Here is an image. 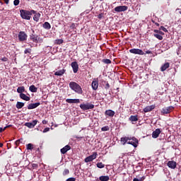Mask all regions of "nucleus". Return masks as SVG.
Segmentation results:
<instances>
[{
  "mask_svg": "<svg viewBox=\"0 0 181 181\" xmlns=\"http://www.w3.org/2000/svg\"><path fill=\"white\" fill-rule=\"evenodd\" d=\"M20 13L23 19H25V21H30V18H32L31 17L32 15H33V13H36V11L35 10L28 11V10L21 9L20 10Z\"/></svg>",
  "mask_w": 181,
  "mask_h": 181,
  "instance_id": "1",
  "label": "nucleus"
},
{
  "mask_svg": "<svg viewBox=\"0 0 181 181\" xmlns=\"http://www.w3.org/2000/svg\"><path fill=\"white\" fill-rule=\"evenodd\" d=\"M69 88L77 94H83V88H81V86L78 83L74 81L69 83Z\"/></svg>",
  "mask_w": 181,
  "mask_h": 181,
  "instance_id": "2",
  "label": "nucleus"
},
{
  "mask_svg": "<svg viewBox=\"0 0 181 181\" xmlns=\"http://www.w3.org/2000/svg\"><path fill=\"white\" fill-rule=\"evenodd\" d=\"M30 40H32L33 43H43V38L36 34L30 35Z\"/></svg>",
  "mask_w": 181,
  "mask_h": 181,
  "instance_id": "3",
  "label": "nucleus"
},
{
  "mask_svg": "<svg viewBox=\"0 0 181 181\" xmlns=\"http://www.w3.org/2000/svg\"><path fill=\"white\" fill-rule=\"evenodd\" d=\"M80 108L83 110V111H87V110H93L94 105L87 103L86 104L83 103L80 105Z\"/></svg>",
  "mask_w": 181,
  "mask_h": 181,
  "instance_id": "4",
  "label": "nucleus"
},
{
  "mask_svg": "<svg viewBox=\"0 0 181 181\" xmlns=\"http://www.w3.org/2000/svg\"><path fill=\"white\" fill-rule=\"evenodd\" d=\"M97 156H98V154L97 153V152H93L92 155L86 157L84 159V162L86 163H88V162H93L94 159H97Z\"/></svg>",
  "mask_w": 181,
  "mask_h": 181,
  "instance_id": "5",
  "label": "nucleus"
},
{
  "mask_svg": "<svg viewBox=\"0 0 181 181\" xmlns=\"http://www.w3.org/2000/svg\"><path fill=\"white\" fill-rule=\"evenodd\" d=\"M129 52L132 54H139V56H144V54H145V52H144L142 49L138 48L131 49H129Z\"/></svg>",
  "mask_w": 181,
  "mask_h": 181,
  "instance_id": "6",
  "label": "nucleus"
},
{
  "mask_svg": "<svg viewBox=\"0 0 181 181\" xmlns=\"http://www.w3.org/2000/svg\"><path fill=\"white\" fill-rule=\"evenodd\" d=\"M128 145H132L134 148H136L138 146V144L139 142L138 141V139L135 137L131 138V140H129L127 142Z\"/></svg>",
  "mask_w": 181,
  "mask_h": 181,
  "instance_id": "7",
  "label": "nucleus"
},
{
  "mask_svg": "<svg viewBox=\"0 0 181 181\" xmlns=\"http://www.w3.org/2000/svg\"><path fill=\"white\" fill-rule=\"evenodd\" d=\"M115 12H125V11H128V6H118L114 8Z\"/></svg>",
  "mask_w": 181,
  "mask_h": 181,
  "instance_id": "8",
  "label": "nucleus"
},
{
  "mask_svg": "<svg viewBox=\"0 0 181 181\" xmlns=\"http://www.w3.org/2000/svg\"><path fill=\"white\" fill-rule=\"evenodd\" d=\"M28 39V35L23 31H21L18 33V40L20 42H25Z\"/></svg>",
  "mask_w": 181,
  "mask_h": 181,
  "instance_id": "9",
  "label": "nucleus"
},
{
  "mask_svg": "<svg viewBox=\"0 0 181 181\" xmlns=\"http://www.w3.org/2000/svg\"><path fill=\"white\" fill-rule=\"evenodd\" d=\"M37 120H33L32 122H26L25 123V127H27L28 128L32 129L35 128V126L37 124Z\"/></svg>",
  "mask_w": 181,
  "mask_h": 181,
  "instance_id": "10",
  "label": "nucleus"
},
{
  "mask_svg": "<svg viewBox=\"0 0 181 181\" xmlns=\"http://www.w3.org/2000/svg\"><path fill=\"white\" fill-rule=\"evenodd\" d=\"M173 111V106H169L165 108H163L161 110V112L163 114H170Z\"/></svg>",
  "mask_w": 181,
  "mask_h": 181,
  "instance_id": "11",
  "label": "nucleus"
},
{
  "mask_svg": "<svg viewBox=\"0 0 181 181\" xmlns=\"http://www.w3.org/2000/svg\"><path fill=\"white\" fill-rule=\"evenodd\" d=\"M105 117H110V118H112L114 115H115V112L112 110H107L105 112Z\"/></svg>",
  "mask_w": 181,
  "mask_h": 181,
  "instance_id": "12",
  "label": "nucleus"
},
{
  "mask_svg": "<svg viewBox=\"0 0 181 181\" xmlns=\"http://www.w3.org/2000/svg\"><path fill=\"white\" fill-rule=\"evenodd\" d=\"M71 66L73 69L74 73H77V71H78V64H77V62H73L71 64Z\"/></svg>",
  "mask_w": 181,
  "mask_h": 181,
  "instance_id": "13",
  "label": "nucleus"
},
{
  "mask_svg": "<svg viewBox=\"0 0 181 181\" xmlns=\"http://www.w3.org/2000/svg\"><path fill=\"white\" fill-rule=\"evenodd\" d=\"M92 88L93 90H94L95 91L97 90L98 89V79H94L92 82Z\"/></svg>",
  "mask_w": 181,
  "mask_h": 181,
  "instance_id": "14",
  "label": "nucleus"
},
{
  "mask_svg": "<svg viewBox=\"0 0 181 181\" xmlns=\"http://www.w3.org/2000/svg\"><path fill=\"white\" fill-rule=\"evenodd\" d=\"M40 105V103H31L28 105V110H35V108H37Z\"/></svg>",
  "mask_w": 181,
  "mask_h": 181,
  "instance_id": "15",
  "label": "nucleus"
},
{
  "mask_svg": "<svg viewBox=\"0 0 181 181\" xmlns=\"http://www.w3.org/2000/svg\"><path fill=\"white\" fill-rule=\"evenodd\" d=\"M66 103H68V104H78L80 103V99H66Z\"/></svg>",
  "mask_w": 181,
  "mask_h": 181,
  "instance_id": "16",
  "label": "nucleus"
},
{
  "mask_svg": "<svg viewBox=\"0 0 181 181\" xmlns=\"http://www.w3.org/2000/svg\"><path fill=\"white\" fill-rule=\"evenodd\" d=\"M167 165L168 166V168H170V169H176L177 163L174 160H170L168 161Z\"/></svg>",
  "mask_w": 181,
  "mask_h": 181,
  "instance_id": "17",
  "label": "nucleus"
},
{
  "mask_svg": "<svg viewBox=\"0 0 181 181\" xmlns=\"http://www.w3.org/2000/svg\"><path fill=\"white\" fill-rule=\"evenodd\" d=\"M160 129H156L154 132L152 133V138H154L155 139L160 135Z\"/></svg>",
  "mask_w": 181,
  "mask_h": 181,
  "instance_id": "18",
  "label": "nucleus"
},
{
  "mask_svg": "<svg viewBox=\"0 0 181 181\" xmlns=\"http://www.w3.org/2000/svg\"><path fill=\"white\" fill-rule=\"evenodd\" d=\"M70 149H71V146L66 145L64 148H61V153L64 155V153H67L68 151H70Z\"/></svg>",
  "mask_w": 181,
  "mask_h": 181,
  "instance_id": "19",
  "label": "nucleus"
},
{
  "mask_svg": "<svg viewBox=\"0 0 181 181\" xmlns=\"http://www.w3.org/2000/svg\"><path fill=\"white\" fill-rule=\"evenodd\" d=\"M120 141L122 145H125V144H128L129 141H131V137H128V136L122 137L120 139Z\"/></svg>",
  "mask_w": 181,
  "mask_h": 181,
  "instance_id": "20",
  "label": "nucleus"
},
{
  "mask_svg": "<svg viewBox=\"0 0 181 181\" xmlns=\"http://www.w3.org/2000/svg\"><path fill=\"white\" fill-rule=\"evenodd\" d=\"M153 110H155V105L147 106L144 109L145 112H151Z\"/></svg>",
  "mask_w": 181,
  "mask_h": 181,
  "instance_id": "21",
  "label": "nucleus"
},
{
  "mask_svg": "<svg viewBox=\"0 0 181 181\" xmlns=\"http://www.w3.org/2000/svg\"><path fill=\"white\" fill-rule=\"evenodd\" d=\"M170 66V64L169 62H166L160 67V71H165L166 69H169Z\"/></svg>",
  "mask_w": 181,
  "mask_h": 181,
  "instance_id": "22",
  "label": "nucleus"
},
{
  "mask_svg": "<svg viewBox=\"0 0 181 181\" xmlns=\"http://www.w3.org/2000/svg\"><path fill=\"white\" fill-rule=\"evenodd\" d=\"M20 98H21V100H24V101H30V98L25 93H21Z\"/></svg>",
  "mask_w": 181,
  "mask_h": 181,
  "instance_id": "23",
  "label": "nucleus"
},
{
  "mask_svg": "<svg viewBox=\"0 0 181 181\" xmlns=\"http://www.w3.org/2000/svg\"><path fill=\"white\" fill-rule=\"evenodd\" d=\"M42 28H44V29H46L47 30H49V29L52 28V25H50V23L49 22H45L42 25Z\"/></svg>",
  "mask_w": 181,
  "mask_h": 181,
  "instance_id": "24",
  "label": "nucleus"
},
{
  "mask_svg": "<svg viewBox=\"0 0 181 181\" xmlns=\"http://www.w3.org/2000/svg\"><path fill=\"white\" fill-rule=\"evenodd\" d=\"M66 73V69H63L61 70H59L54 73V76H63Z\"/></svg>",
  "mask_w": 181,
  "mask_h": 181,
  "instance_id": "25",
  "label": "nucleus"
},
{
  "mask_svg": "<svg viewBox=\"0 0 181 181\" xmlns=\"http://www.w3.org/2000/svg\"><path fill=\"white\" fill-rule=\"evenodd\" d=\"M129 121H131V122H136L138 121V115H132L129 118Z\"/></svg>",
  "mask_w": 181,
  "mask_h": 181,
  "instance_id": "26",
  "label": "nucleus"
},
{
  "mask_svg": "<svg viewBox=\"0 0 181 181\" xmlns=\"http://www.w3.org/2000/svg\"><path fill=\"white\" fill-rule=\"evenodd\" d=\"M33 14L34 15L33 20L35 22H39V19L40 18V13H36V11H35V13H33Z\"/></svg>",
  "mask_w": 181,
  "mask_h": 181,
  "instance_id": "27",
  "label": "nucleus"
},
{
  "mask_svg": "<svg viewBox=\"0 0 181 181\" xmlns=\"http://www.w3.org/2000/svg\"><path fill=\"white\" fill-rule=\"evenodd\" d=\"M16 107L18 110H21V108H23V107H25V103L22 102H17Z\"/></svg>",
  "mask_w": 181,
  "mask_h": 181,
  "instance_id": "28",
  "label": "nucleus"
},
{
  "mask_svg": "<svg viewBox=\"0 0 181 181\" xmlns=\"http://www.w3.org/2000/svg\"><path fill=\"white\" fill-rule=\"evenodd\" d=\"M99 180H100V181H108V180H110V176H108V175H102L99 177Z\"/></svg>",
  "mask_w": 181,
  "mask_h": 181,
  "instance_id": "29",
  "label": "nucleus"
},
{
  "mask_svg": "<svg viewBox=\"0 0 181 181\" xmlns=\"http://www.w3.org/2000/svg\"><path fill=\"white\" fill-rule=\"evenodd\" d=\"M29 90H30V91H31V93H37V88H36V86H35V85H31L29 87Z\"/></svg>",
  "mask_w": 181,
  "mask_h": 181,
  "instance_id": "30",
  "label": "nucleus"
},
{
  "mask_svg": "<svg viewBox=\"0 0 181 181\" xmlns=\"http://www.w3.org/2000/svg\"><path fill=\"white\" fill-rule=\"evenodd\" d=\"M17 93L19 94H23L25 93V86H20L17 88Z\"/></svg>",
  "mask_w": 181,
  "mask_h": 181,
  "instance_id": "31",
  "label": "nucleus"
},
{
  "mask_svg": "<svg viewBox=\"0 0 181 181\" xmlns=\"http://www.w3.org/2000/svg\"><path fill=\"white\" fill-rule=\"evenodd\" d=\"M97 168H98L99 169H103V168H105V165L104 163H103L102 162L100 163H98L96 164Z\"/></svg>",
  "mask_w": 181,
  "mask_h": 181,
  "instance_id": "32",
  "label": "nucleus"
},
{
  "mask_svg": "<svg viewBox=\"0 0 181 181\" xmlns=\"http://www.w3.org/2000/svg\"><path fill=\"white\" fill-rule=\"evenodd\" d=\"M154 37L158 39V40H163V37L160 34H153Z\"/></svg>",
  "mask_w": 181,
  "mask_h": 181,
  "instance_id": "33",
  "label": "nucleus"
},
{
  "mask_svg": "<svg viewBox=\"0 0 181 181\" xmlns=\"http://www.w3.org/2000/svg\"><path fill=\"white\" fill-rule=\"evenodd\" d=\"M64 40L62 39H58V40H55L54 41V44L55 45H62Z\"/></svg>",
  "mask_w": 181,
  "mask_h": 181,
  "instance_id": "34",
  "label": "nucleus"
},
{
  "mask_svg": "<svg viewBox=\"0 0 181 181\" xmlns=\"http://www.w3.org/2000/svg\"><path fill=\"white\" fill-rule=\"evenodd\" d=\"M103 63H105V64H111V60L108 59H103Z\"/></svg>",
  "mask_w": 181,
  "mask_h": 181,
  "instance_id": "35",
  "label": "nucleus"
},
{
  "mask_svg": "<svg viewBox=\"0 0 181 181\" xmlns=\"http://www.w3.org/2000/svg\"><path fill=\"white\" fill-rule=\"evenodd\" d=\"M27 149L28 151H32V149H33V144H27Z\"/></svg>",
  "mask_w": 181,
  "mask_h": 181,
  "instance_id": "36",
  "label": "nucleus"
},
{
  "mask_svg": "<svg viewBox=\"0 0 181 181\" xmlns=\"http://www.w3.org/2000/svg\"><path fill=\"white\" fill-rule=\"evenodd\" d=\"M101 131L105 132V131H110V127L109 126H105L101 128Z\"/></svg>",
  "mask_w": 181,
  "mask_h": 181,
  "instance_id": "37",
  "label": "nucleus"
},
{
  "mask_svg": "<svg viewBox=\"0 0 181 181\" xmlns=\"http://www.w3.org/2000/svg\"><path fill=\"white\" fill-rule=\"evenodd\" d=\"M69 173H70V170H69V169H65L64 171H63V176H66V175H69Z\"/></svg>",
  "mask_w": 181,
  "mask_h": 181,
  "instance_id": "38",
  "label": "nucleus"
},
{
  "mask_svg": "<svg viewBox=\"0 0 181 181\" xmlns=\"http://www.w3.org/2000/svg\"><path fill=\"white\" fill-rule=\"evenodd\" d=\"M22 141H23V139H20L17 140V141H16V145L17 146H19V144H21V142H22Z\"/></svg>",
  "mask_w": 181,
  "mask_h": 181,
  "instance_id": "39",
  "label": "nucleus"
},
{
  "mask_svg": "<svg viewBox=\"0 0 181 181\" xmlns=\"http://www.w3.org/2000/svg\"><path fill=\"white\" fill-rule=\"evenodd\" d=\"M20 2H21V1H19V0H14L13 5L15 6H18V5H19Z\"/></svg>",
  "mask_w": 181,
  "mask_h": 181,
  "instance_id": "40",
  "label": "nucleus"
},
{
  "mask_svg": "<svg viewBox=\"0 0 181 181\" xmlns=\"http://www.w3.org/2000/svg\"><path fill=\"white\" fill-rule=\"evenodd\" d=\"M160 30H163L165 33H167V32H168V29H166V28H165L164 26H160Z\"/></svg>",
  "mask_w": 181,
  "mask_h": 181,
  "instance_id": "41",
  "label": "nucleus"
},
{
  "mask_svg": "<svg viewBox=\"0 0 181 181\" xmlns=\"http://www.w3.org/2000/svg\"><path fill=\"white\" fill-rule=\"evenodd\" d=\"M30 52H32V49L28 48L25 49L24 53L25 54H28V53H30Z\"/></svg>",
  "mask_w": 181,
  "mask_h": 181,
  "instance_id": "42",
  "label": "nucleus"
},
{
  "mask_svg": "<svg viewBox=\"0 0 181 181\" xmlns=\"http://www.w3.org/2000/svg\"><path fill=\"white\" fill-rule=\"evenodd\" d=\"M38 167H39V165L36 163H33L32 164L33 169H37Z\"/></svg>",
  "mask_w": 181,
  "mask_h": 181,
  "instance_id": "43",
  "label": "nucleus"
},
{
  "mask_svg": "<svg viewBox=\"0 0 181 181\" xmlns=\"http://www.w3.org/2000/svg\"><path fill=\"white\" fill-rule=\"evenodd\" d=\"M144 179H145L144 177H142L141 180H139V179L135 177V178L133 179V181H144Z\"/></svg>",
  "mask_w": 181,
  "mask_h": 181,
  "instance_id": "44",
  "label": "nucleus"
},
{
  "mask_svg": "<svg viewBox=\"0 0 181 181\" xmlns=\"http://www.w3.org/2000/svg\"><path fill=\"white\" fill-rule=\"evenodd\" d=\"M49 131H50V128L46 127L45 129H44L43 132L46 133V132H49Z\"/></svg>",
  "mask_w": 181,
  "mask_h": 181,
  "instance_id": "45",
  "label": "nucleus"
},
{
  "mask_svg": "<svg viewBox=\"0 0 181 181\" xmlns=\"http://www.w3.org/2000/svg\"><path fill=\"white\" fill-rule=\"evenodd\" d=\"M66 181H76V177H69Z\"/></svg>",
  "mask_w": 181,
  "mask_h": 181,
  "instance_id": "46",
  "label": "nucleus"
},
{
  "mask_svg": "<svg viewBox=\"0 0 181 181\" xmlns=\"http://www.w3.org/2000/svg\"><path fill=\"white\" fill-rule=\"evenodd\" d=\"M105 88V90H108L110 88V83H108V82L106 83Z\"/></svg>",
  "mask_w": 181,
  "mask_h": 181,
  "instance_id": "47",
  "label": "nucleus"
},
{
  "mask_svg": "<svg viewBox=\"0 0 181 181\" xmlns=\"http://www.w3.org/2000/svg\"><path fill=\"white\" fill-rule=\"evenodd\" d=\"M1 60L2 62H7L8 61V58L6 57H4L3 58L1 59Z\"/></svg>",
  "mask_w": 181,
  "mask_h": 181,
  "instance_id": "48",
  "label": "nucleus"
},
{
  "mask_svg": "<svg viewBox=\"0 0 181 181\" xmlns=\"http://www.w3.org/2000/svg\"><path fill=\"white\" fill-rule=\"evenodd\" d=\"M146 54H152V51L151 50L146 51Z\"/></svg>",
  "mask_w": 181,
  "mask_h": 181,
  "instance_id": "49",
  "label": "nucleus"
},
{
  "mask_svg": "<svg viewBox=\"0 0 181 181\" xmlns=\"http://www.w3.org/2000/svg\"><path fill=\"white\" fill-rule=\"evenodd\" d=\"M71 29H75V28H76V24L72 23V24L71 25Z\"/></svg>",
  "mask_w": 181,
  "mask_h": 181,
  "instance_id": "50",
  "label": "nucleus"
},
{
  "mask_svg": "<svg viewBox=\"0 0 181 181\" xmlns=\"http://www.w3.org/2000/svg\"><path fill=\"white\" fill-rule=\"evenodd\" d=\"M42 124L43 125H46V124H47V120H45V119L42 120Z\"/></svg>",
  "mask_w": 181,
  "mask_h": 181,
  "instance_id": "51",
  "label": "nucleus"
},
{
  "mask_svg": "<svg viewBox=\"0 0 181 181\" xmlns=\"http://www.w3.org/2000/svg\"><path fill=\"white\" fill-rule=\"evenodd\" d=\"M158 35H165V33H163V32H162V31H159L158 32Z\"/></svg>",
  "mask_w": 181,
  "mask_h": 181,
  "instance_id": "52",
  "label": "nucleus"
},
{
  "mask_svg": "<svg viewBox=\"0 0 181 181\" xmlns=\"http://www.w3.org/2000/svg\"><path fill=\"white\" fill-rule=\"evenodd\" d=\"M152 22H153V23H155V25L156 26H159V23H155V21L153 20H152Z\"/></svg>",
  "mask_w": 181,
  "mask_h": 181,
  "instance_id": "53",
  "label": "nucleus"
},
{
  "mask_svg": "<svg viewBox=\"0 0 181 181\" xmlns=\"http://www.w3.org/2000/svg\"><path fill=\"white\" fill-rule=\"evenodd\" d=\"M4 1L5 2V4H6V5L9 4V0H4Z\"/></svg>",
  "mask_w": 181,
  "mask_h": 181,
  "instance_id": "54",
  "label": "nucleus"
},
{
  "mask_svg": "<svg viewBox=\"0 0 181 181\" xmlns=\"http://www.w3.org/2000/svg\"><path fill=\"white\" fill-rule=\"evenodd\" d=\"M98 18L99 19H101V18H103V14H99V15L98 16Z\"/></svg>",
  "mask_w": 181,
  "mask_h": 181,
  "instance_id": "55",
  "label": "nucleus"
},
{
  "mask_svg": "<svg viewBox=\"0 0 181 181\" xmlns=\"http://www.w3.org/2000/svg\"><path fill=\"white\" fill-rule=\"evenodd\" d=\"M159 31H160L159 30H153V32H154L155 33H159Z\"/></svg>",
  "mask_w": 181,
  "mask_h": 181,
  "instance_id": "56",
  "label": "nucleus"
},
{
  "mask_svg": "<svg viewBox=\"0 0 181 181\" xmlns=\"http://www.w3.org/2000/svg\"><path fill=\"white\" fill-rule=\"evenodd\" d=\"M1 132H4V128L0 127V134H1Z\"/></svg>",
  "mask_w": 181,
  "mask_h": 181,
  "instance_id": "57",
  "label": "nucleus"
},
{
  "mask_svg": "<svg viewBox=\"0 0 181 181\" xmlns=\"http://www.w3.org/2000/svg\"><path fill=\"white\" fill-rule=\"evenodd\" d=\"M11 127H12V124H8L6 126V128H11Z\"/></svg>",
  "mask_w": 181,
  "mask_h": 181,
  "instance_id": "58",
  "label": "nucleus"
},
{
  "mask_svg": "<svg viewBox=\"0 0 181 181\" xmlns=\"http://www.w3.org/2000/svg\"><path fill=\"white\" fill-rule=\"evenodd\" d=\"M2 146H4V144L0 142V148H2Z\"/></svg>",
  "mask_w": 181,
  "mask_h": 181,
  "instance_id": "59",
  "label": "nucleus"
},
{
  "mask_svg": "<svg viewBox=\"0 0 181 181\" xmlns=\"http://www.w3.org/2000/svg\"><path fill=\"white\" fill-rule=\"evenodd\" d=\"M8 127H6V126L4 128H3L4 131H5V129H6Z\"/></svg>",
  "mask_w": 181,
  "mask_h": 181,
  "instance_id": "60",
  "label": "nucleus"
},
{
  "mask_svg": "<svg viewBox=\"0 0 181 181\" xmlns=\"http://www.w3.org/2000/svg\"><path fill=\"white\" fill-rule=\"evenodd\" d=\"M179 13L181 15V11H179Z\"/></svg>",
  "mask_w": 181,
  "mask_h": 181,
  "instance_id": "61",
  "label": "nucleus"
},
{
  "mask_svg": "<svg viewBox=\"0 0 181 181\" xmlns=\"http://www.w3.org/2000/svg\"><path fill=\"white\" fill-rule=\"evenodd\" d=\"M0 4H3L1 0H0Z\"/></svg>",
  "mask_w": 181,
  "mask_h": 181,
  "instance_id": "62",
  "label": "nucleus"
},
{
  "mask_svg": "<svg viewBox=\"0 0 181 181\" xmlns=\"http://www.w3.org/2000/svg\"><path fill=\"white\" fill-rule=\"evenodd\" d=\"M37 151H39V148L37 149Z\"/></svg>",
  "mask_w": 181,
  "mask_h": 181,
  "instance_id": "63",
  "label": "nucleus"
},
{
  "mask_svg": "<svg viewBox=\"0 0 181 181\" xmlns=\"http://www.w3.org/2000/svg\"><path fill=\"white\" fill-rule=\"evenodd\" d=\"M165 181H168V180H165Z\"/></svg>",
  "mask_w": 181,
  "mask_h": 181,
  "instance_id": "64",
  "label": "nucleus"
}]
</instances>
